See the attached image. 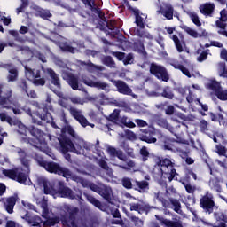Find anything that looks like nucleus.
<instances>
[{"mask_svg":"<svg viewBox=\"0 0 227 227\" xmlns=\"http://www.w3.org/2000/svg\"><path fill=\"white\" fill-rule=\"evenodd\" d=\"M66 130L67 133H69L70 136H72V137L75 138L74 142H72L68 138L61 140L54 136L44 134L40 129L35 127H32L29 129V132L31 136H33L34 140L29 138H24V140L25 143H29L34 148L40 150V152H43V153H46V155L51 157V159H54V154L52 153L51 149H49V146H47V140L49 139L51 145H52V146L59 150V152H61L65 159L67 160L68 162H70L72 159L70 157V154H68V152H73V153L81 155L84 153V149L90 150V148H91V145L84 141V139L77 138V133H75V130H74V128H72L71 126H67Z\"/></svg>","mask_w":227,"mask_h":227,"instance_id":"f257e3e1","label":"nucleus"},{"mask_svg":"<svg viewBox=\"0 0 227 227\" xmlns=\"http://www.w3.org/2000/svg\"><path fill=\"white\" fill-rule=\"evenodd\" d=\"M17 152L20 157L21 164L24 166V168H16L14 170L4 169L3 175L8 178H11L12 180H15L16 182L24 184L26 185L27 184V182H29L27 181L29 176V160L25 158L26 152H24L22 149H18Z\"/></svg>","mask_w":227,"mask_h":227,"instance_id":"f03ea898","label":"nucleus"},{"mask_svg":"<svg viewBox=\"0 0 227 227\" xmlns=\"http://www.w3.org/2000/svg\"><path fill=\"white\" fill-rule=\"evenodd\" d=\"M37 184L39 187H43L44 194H51L53 198H69L70 200L75 199L74 192L67 187H64L59 192H56L54 186L47 181L45 177H38Z\"/></svg>","mask_w":227,"mask_h":227,"instance_id":"7ed1b4c3","label":"nucleus"},{"mask_svg":"<svg viewBox=\"0 0 227 227\" xmlns=\"http://www.w3.org/2000/svg\"><path fill=\"white\" fill-rule=\"evenodd\" d=\"M34 198L37 205H39V207L42 208V216L46 219L43 224V227L55 226L59 223V221H61L59 217L54 216V214L49 211V208H47V199H45V197L34 194Z\"/></svg>","mask_w":227,"mask_h":227,"instance_id":"20e7f679","label":"nucleus"},{"mask_svg":"<svg viewBox=\"0 0 227 227\" xmlns=\"http://www.w3.org/2000/svg\"><path fill=\"white\" fill-rule=\"evenodd\" d=\"M34 159L35 160H37L38 164L40 166H43V168H44V169H46V171H49V173H55L57 175H62V176L67 178V180H68V178L72 177V173L70 172V170H68L65 168H61L57 163L45 162V161H43V159L41 156H39L38 154H35Z\"/></svg>","mask_w":227,"mask_h":227,"instance_id":"39448f33","label":"nucleus"},{"mask_svg":"<svg viewBox=\"0 0 227 227\" xmlns=\"http://www.w3.org/2000/svg\"><path fill=\"white\" fill-rule=\"evenodd\" d=\"M160 166L162 178H168V182H171L176 176V170L174 168L175 162L171 160L168 158L160 160Z\"/></svg>","mask_w":227,"mask_h":227,"instance_id":"423d86ee","label":"nucleus"},{"mask_svg":"<svg viewBox=\"0 0 227 227\" xmlns=\"http://www.w3.org/2000/svg\"><path fill=\"white\" fill-rule=\"evenodd\" d=\"M82 185L83 187H89L91 189V191H94V192H98V194H100L105 200H107V201H111V199L113 198V190L111 187L106 186L104 184L97 185L95 184L88 183V181H82Z\"/></svg>","mask_w":227,"mask_h":227,"instance_id":"0eeeda50","label":"nucleus"},{"mask_svg":"<svg viewBox=\"0 0 227 227\" xmlns=\"http://www.w3.org/2000/svg\"><path fill=\"white\" fill-rule=\"evenodd\" d=\"M0 106L4 109H12L14 114H22V110L14 108L19 107V105L12 98V90L10 89L4 92L3 97L0 98Z\"/></svg>","mask_w":227,"mask_h":227,"instance_id":"6e6552de","label":"nucleus"},{"mask_svg":"<svg viewBox=\"0 0 227 227\" xmlns=\"http://www.w3.org/2000/svg\"><path fill=\"white\" fill-rule=\"evenodd\" d=\"M25 67V75L28 81H33L35 86H44L45 79L40 78V71L35 70L29 67L28 66H24Z\"/></svg>","mask_w":227,"mask_h":227,"instance_id":"1a4fd4ad","label":"nucleus"},{"mask_svg":"<svg viewBox=\"0 0 227 227\" xmlns=\"http://www.w3.org/2000/svg\"><path fill=\"white\" fill-rule=\"evenodd\" d=\"M200 207L208 214L214 212L215 202H214V195L210 192H207L204 196L200 199Z\"/></svg>","mask_w":227,"mask_h":227,"instance_id":"9d476101","label":"nucleus"},{"mask_svg":"<svg viewBox=\"0 0 227 227\" xmlns=\"http://www.w3.org/2000/svg\"><path fill=\"white\" fill-rule=\"evenodd\" d=\"M0 120L1 121H7L9 125H14L15 127H18V132L19 134H21V136H27V128L20 122V121H13L12 117L7 116L5 113L0 114Z\"/></svg>","mask_w":227,"mask_h":227,"instance_id":"9b49d317","label":"nucleus"},{"mask_svg":"<svg viewBox=\"0 0 227 227\" xmlns=\"http://www.w3.org/2000/svg\"><path fill=\"white\" fill-rule=\"evenodd\" d=\"M150 72L153 74V75H155V77L160 81H164L165 82L169 81V74H168V71H166V68H164L162 66L152 64L150 67Z\"/></svg>","mask_w":227,"mask_h":227,"instance_id":"f8f14e48","label":"nucleus"},{"mask_svg":"<svg viewBox=\"0 0 227 227\" xmlns=\"http://www.w3.org/2000/svg\"><path fill=\"white\" fill-rule=\"evenodd\" d=\"M110 121L116 124L121 123V125H125V127H129V129H134V127H136V124L129 120V118L120 117V110H114L111 114Z\"/></svg>","mask_w":227,"mask_h":227,"instance_id":"ddd939ff","label":"nucleus"},{"mask_svg":"<svg viewBox=\"0 0 227 227\" xmlns=\"http://www.w3.org/2000/svg\"><path fill=\"white\" fill-rule=\"evenodd\" d=\"M70 114L74 117V119L82 125V127H95V124H91L88 121V119L82 115V112L74 107L69 108Z\"/></svg>","mask_w":227,"mask_h":227,"instance_id":"4468645a","label":"nucleus"},{"mask_svg":"<svg viewBox=\"0 0 227 227\" xmlns=\"http://www.w3.org/2000/svg\"><path fill=\"white\" fill-rule=\"evenodd\" d=\"M206 90H209L211 91V95H217L220 90H222L223 85H221V82L215 80V78L207 79L205 82Z\"/></svg>","mask_w":227,"mask_h":227,"instance_id":"2eb2a0df","label":"nucleus"},{"mask_svg":"<svg viewBox=\"0 0 227 227\" xmlns=\"http://www.w3.org/2000/svg\"><path fill=\"white\" fill-rule=\"evenodd\" d=\"M114 84L116 86L118 92L122 93V95H131L133 98H137V96L132 94V89L129 88L126 82L122 81L114 82Z\"/></svg>","mask_w":227,"mask_h":227,"instance_id":"dca6fc26","label":"nucleus"},{"mask_svg":"<svg viewBox=\"0 0 227 227\" xmlns=\"http://www.w3.org/2000/svg\"><path fill=\"white\" fill-rule=\"evenodd\" d=\"M158 13L163 15V17L168 19V20H171L174 13L173 6L170 4H162L158 11Z\"/></svg>","mask_w":227,"mask_h":227,"instance_id":"f3484780","label":"nucleus"},{"mask_svg":"<svg viewBox=\"0 0 227 227\" xmlns=\"http://www.w3.org/2000/svg\"><path fill=\"white\" fill-rule=\"evenodd\" d=\"M106 152L109 154L110 157H117L120 160H122V162L127 161V156L123 154V151L118 150L113 146H106Z\"/></svg>","mask_w":227,"mask_h":227,"instance_id":"a211bd4d","label":"nucleus"},{"mask_svg":"<svg viewBox=\"0 0 227 227\" xmlns=\"http://www.w3.org/2000/svg\"><path fill=\"white\" fill-rule=\"evenodd\" d=\"M43 71L44 72V74H48V75H50L51 84H53V86H56V88L59 90L61 88V82H59V77L58 76V74H56L54 70L51 68H43Z\"/></svg>","mask_w":227,"mask_h":227,"instance_id":"6ab92c4d","label":"nucleus"},{"mask_svg":"<svg viewBox=\"0 0 227 227\" xmlns=\"http://www.w3.org/2000/svg\"><path fill=\"white\" fill-rule=\"evenodd\" d=\"M155 217L158 221H160L161 226H165V227H184V225H182V222H180L179 220L171 221V220H168V219H165L163 217H160L159 215H155Z\"/></svg>","mask_w":227,"mask_h":227,"instance_id":"aec40b11","label":"nucleus"},{"mask_svg":"<svg viewBox=\"0 0 227 227\" xmlns=\"http://www.w3.org/2000/svg\"><path fill=\"white\" fill-rule=\"evenodd\" d=\"M82 82L86 84V86H90V88H98V90H108L109 85L106 82H93L88 78H82Z\"/></svg>","mask_w":227,"mask_h":227,"instance_id":"412c9836","label":"nucleus"},{"mask_svg":"<svg viewBox=\"0 0 227 227\" xmlns=\"http://www.w3.org/2000/svg\"><path fill=\"white\" fill-rule=\"evenodd\" d=\"M136 24L139 29H145V24L146 23L147 15L141 13L139 10H135Z\"/></svg>","mask_w":227,"mask_h":227,"instance_id":"4be33fe9","label":"nucleus"},{"mask_svg":"<svg viewBox=\"0 0 227 227\" xmlns=\"http://www.w3.org/2000/svg\"><path fill=\"white\" fill-rule=\"evenodd\" d=\"M63 79H66L73 90H79L80 91H82V87H79V83L77 82V78H75V76L64 73Z\"/></svg>","mask_w":227,"mask_h":227,"instance_id":"5701e85b","label":"nucleus"},{"mask_svg":"<svg viewBox=\"0 0 227 227\" xmlns=\"http://www.w3.org/2000/svg\"><path fill=\"white\" fill-rule=\"evenodd\" d=\"M214 10H215V5L212 3H206L200 6V12L203 15L210 16L214 13Z\"/></svg>","mask_w":227,"mask_h":227,"instance_id":"b1692460","label":"nucleus"},{"mask_svg":"<svg viewBox=\"0 0 227 227\" xmlns=\"http://www.w3.org/2000/svg\"><path fill=\"white\" fill-rule=\"evenodd\" d=\"M22 219H25L30 226H35V227H41L40 225L42 224V218L40 216H28L27 213L24 216H21Z\"/></svg>","mask_w":227,"mask_h":227,"instance_id":"393cba45","label":"nucleus"},{"mask_svg":"<svg viewBox=\"0 0 227 227\" xmlns=\"http://www.w3.org/2000/svg\"><path fill=\"white\" fill-rule=\"evenodd\" d=\"M15 203H17V197H10L6 200L4 207L8 214H13V207H15Z\"/></svg>","mask_w":227,"mask_h":227,"instance_id":"a878e982","label":"nucleus"},{"mask_svg":"<svg viewBox=\"0 0 227 227\" xmlns=\"http://www.w3.org/2000/svg\"><path fill=\"white\" fill-rule=\"evenodd\" d=\"M170 38L173 40L177 51L179 52H184V49H185V43L184 41L181 42L176 35H173Z\"/></svg>","mask_w":227,"mask_h":227,"instance_id":"bb28decb","label":"nucleus"},{"mask_svg":"<svg viewBox=\"0 0 227 227\" xmlns=\"http://www.w3.org/2000/svg\"><path fill=\"white\" fill-rule=\"evenodd\" d=\"M208 185L212 191H216V192H221V191H223L221 184L219 183V179L217 178L211 179Z\"/></svg>","mask_w":227,"mask_h":227,"instance_id":"cd10ccee","label":"nucleus"},{"mask_svg":"<svg viewBox=\"0 0 227 227\" xmlns=\"http://www.w3.org/2000/svg\"><path fill=\"white\" fill-rule=\"evenodd\" d=\"M226 23L222 20H218L216 21V27L219 28L218 35H222L223 36H226L227 38V31H226Z\"/></svg>","mask_w":227,"mask_h":227,"instance_id":"c85d7f7f","label":"nucleus"},{"mask_svg":"<svg viewBox=\"0 0 227 227\" xmlns=\"http://www.w3.org/2000/svg\"><path fill=\"white\" fill-rule=\"evenodd\" d=\"M87 200L90 203L94 205V207H97V208H99V210H106V207L98 201V200L95 199L93 196L87 195Z\"/></svg>","mask_w":227,"mask_h":227,"instance_id":"c756f323","label":"nucleus"},{"mask_svg":"<svg viewBox=\"0 0 227 227\" xmlns=\"http://www.w3.org/2000/svg\"><path fill=\"white\" fill-rule=\"evenodd\" d=\"M218 75L219 77H223L224 79H227V68L225 63L220 62L218 64Z\"/></svg>","mask_w":227,"mask_h":227,"instance_id":"7c9ffc66","label":"nucleus"},{"mask_svg":"<svg viewBox=\"0 0 227 227\" xmlns=\"http://www.w3.org/2000/svg\"><path fill=\"white\" fill-rule=\"evenodd\" d=\"M59 47H60V49L65 52H72V54H75V52H77V49L71 47L65 43H59Z\"/></svg>","mask_w":227,"mask_h":227,"instance_id":"2f4dec72","label":"nucleus"},{"mask_svg":"<svg viewBox=\"0 0 227 227\" xmlns=\"http://www.w3.org/2000/svg\"><path fill=\"white\" fill-rule=\"evenodd\" d=\"M114 166H119V168H121L122 169H125L126 171L130 170L132 168L136 167V163L133 160H128L126 165H119L118 163L114 162Z\"/></svg>","mask_w":227,"mask_h":227,"instance_id":"473e14b6","label":"nucleus"},{"mask_svg":"<svg viewBox=\"0 0 227 227\" xmlns=\"http://www.w3.org/2000/svg\"><path fill=\"white\" fill-rule=\"evenodd\" d=\"M183 29H184L185 33H187V35H189L192 38H200V33H198V31L186 26H184Z\"/></svg>","mask_w":227,"mask_h":227,"instance_id":"72a5a7b5","label":"nucleus"},{"mask_svg":"<svg viewBox=\"0 0 227 227\" xmlns=\"http://www.w3.org/2000/svg\"><path fill=\"white\" fill-rule=\"evenodd\" d=\"M172 67L177 70H181V72L186 75V77H191V72H189V69L185 68V67L182 66L181 64H172Z\"/></svg>","mask_w":227,"mask_h":227,"instance_id":"f704fd0d","label":"nucleus"},{"mask_svg":"<svg viewBox=\"0 0 227 227\" xmlns=\"http://www.w3.org/2000/svg\"><path fill=\"white\" fill-rule=\"evenodd\" d=\"M170 203L173 205L175 212L182 214V206L180 205V201L175 199H170Z\"/></svg>","mask_w":227,"mask_h":227,"instance_id":"c9c22d12","label":"nucleus"},{"mask_svg":"<svg viewBox=\"0 0 227 227\" xmlns=\"http://www.w3.org/2000/svg\"><path fill=\"white\" fill-rule=\"evenodd\" d=\"M21 52H22L23 56H25L27 58V59H31V58H33V56L35 55V52H33V51H31L27 47H23L21 49Z\"/></svg>","mask_w":227,"mask_h":227,"instance_id":"e433bc0d","label":"nucleus"},{"mask_svg":"<svg viewBox=\"0 0 227 227\" xmlns=\"http://www.w3.org/2000/svg\"><path fill=\"white\" fill-rule=\"evenodd\" d=\"M215 97H217L218 100H222V101H226L227 100V90H220V91H218L215 95Z\"/></svg>","mask_w":227,"mask_h":227,"instance_id":"4c0bfd02","label":"nucleus"},{"mask_svg":"<svg viewBox=\"0 0 227 227\" xmlns=\"http://www.w3.org/2000/svg\"><path fill=\"white\" fill-rule=\"evenodd\" d=\"M104 65H106V67H110V68H114L116 67V63H114V60H113V58L111 57H105L103 59Z\"/></svg>","mask_w":227,"mask_h":227,"instance_id":"58836bf2","label":"nucleus"},{"mask_svg":"<svg viewBox=\"0 0 227 227\" xmlns=\"http://www.w3.org/2000/svg\"><path fill=\"white\" fill-rule=\"evenodd\" d=\"M158 125L160 127H163V129H167L168 130H173V127L171 125L168 124V121L166 119H160L158 120Z\"/></svg>","mask_w":227,"mask_h":227,"instance_id":"ea45409f","label":"nucleus"},{"mask_svg":"<svg viewBox=\"0 0 227 227\" xmlns=\"http://www.w3.org/2000/svg\"><path fill=\"white\" fill-rule=\"evenodd\" d=\"M189 15L193 24H195V26H198V27L201 26V22L200 21V17H198V14H196V12H190Z\"/></svg>","mask_w":227,"mask_h":227,"instance_id":"a19ab883","label":"nucleus"},{"mask_svg":"<svg viewBox=\"0 0 227 227\" xmlns=\"http://www.w3.org/2000/svg\"><path fill=\"white\" fill-rule=\"evenodd\" d=\"M161 95L165 98H169L172 99L173 97H175V95L173 94V92L171 91V90L169 89V87H167L163 90V92L161 93Z\"/></svg>","mask_w":227,"mask_h":227,"instance_id":"79ce46f5","label":"nucleus"},{"mask_svg":"<svg viewBox=\"0 0 227 227\" xmlns=\"http://www.w3.org/2000/svg\"><path fill=\"white\" fill-rule=\"evenodd\" d=\"M86 68L88 70V72H97V70H104V67H100V66H95L93 64H88L86 66Z\"/></svg>","mask_w":227,"mask_h":227,"instance_id":"37998d69","label":"nucleus"},{"mask_svg":"<svg viewBox=\"0 0 227 227\" xmlns=\"http://www.w3.org/2000/svg\"><path fill=\"white\" fill-rule=\"evenodd\" d=\"M135 184H136V185L138 186V189L140 191H146V190H148V182H146V181H141V182L136 181Z\"/></svg>","mask_w":227,"mask_h":227,"instance_id":"c03bdc74","label":"nucleus"},{"mask_svg":"<svg viewBox=\"0 0 227 227\" xmlns=\"http://www.w3.org/2000/svg\"><path fill=\"white\" fill-rule=\"evenodd\" d=\"M140 154L142 155V160L144 162H146V160H148V157L150 155L148 149H146V147H142L140 150Z\"/></svg>","mask_w":227,"mask_h":227,"instance_id":"a18cd8bd","label":"nucleus"},{"mask_svg":"<svg viewBox=\"0 0 227 227\" xmlns=\"http://www.w3.org/2000/svg\"><path fill=\"white\" fill-rule=\"evenodd\" d=\"M61 221L64 227H77V225H75V222L72 218H69V221L63 218Z\"/></svg>","mask_w":227,"mask_h":227,"instance_id":"49530a36","label":"nucleus"},{"mask_svg":"<svg viewBox=\"0 0 227 227\" xmlns=\"http://www.w3.org/2000/svg\"><path fill=\"white\" fill-rule=\"evenodd\" d=\"M38 116L41 120L46 121V123H51V121H52V115H51V113H46L45 114H39Z\"/></svg>","mask_w":227,"mask_h":227,"instance_id":"de8ad7c7","label":"nucleus"},{"mask_svg":"<svg viewBox=\"0 0 227 227\" xmlns=\"http://www.w3.org/2000/svg\"><path fill=\"white\" fill-rule=\"evenodd\" d=\"M178 145V142L173 141V142H165V145L163 146L164 150H175V146Z\"/></svg>","mask_w":227,"mask_h":227,"instance_id":"09e8293b","label":"nucleus"},{"mask_svg":"<svg viewBox=\"0 0 227 227\" xmlns=\"http://www.w3.org/2000/svg\"><path fill=\"white\" fill-rule=\"evenodd\" d=\"M8 81H15L17 79V69L10 68L9 69Z\"/></svg>","mask_w":227,"mask_h":227,"instance_id":"8fccbe9b","label":"nucleus"},{"mask_svg":"<svg viewBox=\"0 0 227 227\" xmlns=\"http://www.w3.org/2000/svg\"><path fill=\"white\" fill-rule=\"evenodd\" d=\"M183 185L184 186L188 194H194V191H196V186L185 183H183Z\"/></svg>","mask_w":227,"mask_h":227,"instance_id":"3c124183","label":"nucleus"},{"mask_svg":"<svg viewBox=\"0 0 227 227\" xmlns=\"http://www.w3.org/2000/svg\"><path fill=\"white\" fill-rule=\"evenodd\" d=\"M39 15L40 17H42V19H50V17H52V14H51V12L43 9H41L39 11Z\"/></svg>","mask_w":227,"mask_h":227,"instance_id":"603ef678","label":"nucleus"},{"mask_svg":"<svg viewBox=\"0 0 227 227\" xmlns=\"http://www.w3.org/2000/svg\"><path fill=\"white\" fill-rule=\"evenodd\" d=\"M141 141H145V143H157V138L148 137V136H141L140 137Z\"/></svg>","mask_w":227,"mask_h":227,"instance_id":"864d4df0","label":"nucleus"},{"mask_svg":"<svg viewBox=\"0 0 227 227\" xmlns=\"http://www.w3.org/2000/svg\"><path fill=\"white\" fill-rule=\"evenodd\" d=\"M122 185L126 189H132V181L129 177H125L122 179Z\"/></svg>","mask_w":227,"mask_h":227,"instance_id":"5fc2aeb1","label":"nucleus"},{"mask_svg":"<svg viewBox=\"0 0 227 227\" xmlns=\"http://www.w3.org/2000/svg\"><path fill=\"white\" fill-rule=\"evenodd\" d=\"M215 217L216 221H223L224 223H227V217L224 216V214H223V212L215 213Z\"/></svg>","mask_w":227,"mask_h":227,"instance_id":"6e6d98bb","label":"nucleus"},{"mask_svg":"<svg viewBox=\"0 0 227 227\" xmlns=\"http://www.w3.org/2000/svg\"><path fill=\"white\" fill-rule=\"evenodd\" d=\"M0 20L4 22V26H10V24H12V18L4 16L1 12H0Z\"/></svg>","mask_w":227,"mask_h":227,"instance_id":"4d7b16f0","label":"nucleus"},{"mask_svg":"<svg viewBox=\"0 0 227 227\" xmlns=\"http://www.w3.org/2000/svg\"><path fill=\"white\" fill-rule=\"evenodd\" d=\"M185 91H188L189 95L186 97L187 102L189 104H192L194 102V95H192V92H191V88L186 87Z\"/></svg>","mask_w":227,"mask_h":227,"instance_id":"13d9d810","label":"nucleus"},{"mask_svg":"<svg viewBox=\"0 0 227 227\" xmlns=\"http://www.w3.org/2000/svg\"><path fill=\"white\" fill-rule=\"evenodd\" d=\"M156 198L161 201L164 208H168L169 207V203L166 200L162 199V193H157Z\"/></svg>","mask_w":227,"mask_h":227,"instance_id":"bf43d9fd","label":"nucleus"},{"mask_svg":"<svg viewBox=\"0 0 227 227\" xmlns=\"http://www.w3.org/2000/svg\"><path fill=\"white\" fill-rule=\"evenodd\" d=\"M216 153L218 155H226V148L223 145H216Z\"/></svg>","mask_w":227,"mask_h":227,"instance_id":"052dcab7","label":"nucleus"},{"mask_svg":"<svg viewBox=\"0 0 227 227\" xmlns=\"http://www.w3.org/2000/svg\"><path fill=\"white\" fill-rule=\"evenodd\" d=\"M131 221L134 222L135 226L142 227L143 226V220L139 219L136 216H131Z\"/></svg>","mask_w":227,"mask_h":227,"instance_id":"680f3d73","label":"nucleus"},{"mask_svg":"<svg viewBox=\"0 0 227 227\" xmlns=\"http://www.w3.org/2000/svg\"><path fill=\"white\" fill-rule=\"evenodd\" d=\"M8 162H10L8 156H6L5 154H0V164L2 166H4V164H8Z\"/></svg>","mask_w":227,"mask_h":227,"instance_id":"e2e57ef3","label":"nucleus"},{"mask_svg":"<svg viewBox=\"0 0 227 227\" xmlns=\"http://www.w3.org/2000/svg\"><path fill=\"white\" fill-rule=\"evenodd\" d=\"M125 136L127 139H129L130 141H134V139H136V134L130 130H127L125 132Z\"/></svg>","mask_w":227,"mask_h":227,"instance_id":"0e129e2a","label":"nucleus"},{"mask_svg":"<svg viewBox=\"0 0 227 227\" xmlns=\"http://www.w3.org/2000/svg\"><path fill=\"white\" fill-rule=\"evenodd\" d=\"M220 20H222L223 22H227V11L225 9L220 12Z\"/></svg>","mask_w":227,"mask_h":227,"instance_id":"69168bd1","label":"nucleus"},{"mask_svg":"<svg viewBox=\"0 0 227 227\" xmlns=\"http://www.w3.org/2000/svg\"><path fill=\"white\" fill-rule=\"evenodd\" d=\"M71 102H73V104H81V106H82V104H84V100L81 99L78 97H74L70 98Z\"/></svg>","mask_w":227,"mask_h":227,"instance_id":"338daca9","label":"nucleus"},{"mask_svg":"<svg viewBox=\"0 0 227 227\" xmlns=\"http://www.w3.org/2000/svg\"><path fill=\"white\" fill-rule=\"evenodd\" d=\"M135 123H137V125L138 127H146L148 125V123H146V121H145L144 120H141V119L135 120Z\"/></svg>","mask_w":227,"mask_h":227,"instance_id":"774afa93","label":"nucleus"}]
</instances>
